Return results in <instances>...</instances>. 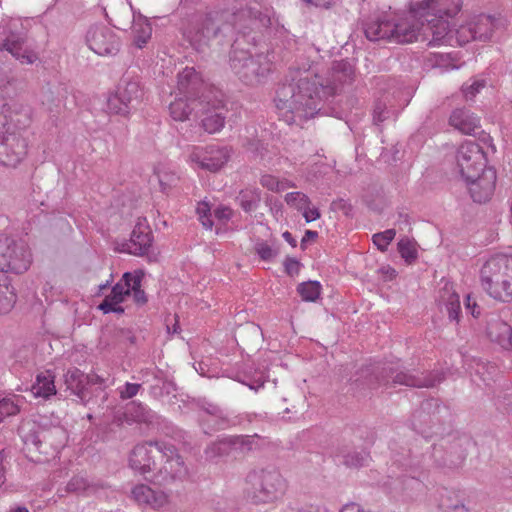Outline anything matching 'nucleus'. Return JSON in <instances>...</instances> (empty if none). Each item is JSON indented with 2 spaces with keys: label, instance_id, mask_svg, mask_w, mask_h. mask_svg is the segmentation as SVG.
<instances>
[{
  "label": "nucleus",
  "instance_id": "obj_1",
  "mask_svg": "<svg viewBox=\"0 0 512 512\" xmlns=\"http://www.w3.org/2000/svg\"><path fill=\"white\" fill-rule=\"evenodd\" d=\"M318 51L310 47L298 57L290 70V82L277 90L276 107L283 120L291 125H302L320 111L324 97L336 92V86L324 84L316 69Z\"/></svg>",
  "mask_w": 512,
  "mask_h": 512
},
{
  "label": "nucleus",
  "instance_id": "obj_2",
  "mask_svg": "<svg viewBox=\"0 0 512 512\" xmlns=\"http://www.w3.org/2000/svg\"><path fill=\"white\" fill-rule=\"evenodd\" d=\"M482 289L495 300L512 301V255L489 257L479 271Z\"/></svg>",
  "mask_w": 512,
  "mask_h": 512
},
{
  "label": "nucleus",
  "instance_id": "obj_3",
  "mask_svg": "<svg viewBox=\"0 0 512 512\" xmlns=\"http://www.w3.org/2000/svg\"><path fill=\"white\" fill-rule=\"evenodd\" d=\"M247 497L255 504H272L280 501L288 489V481L278 468H255L246 476Z\"/></svg>",
  "mask_w": 512,
  "mask_h": 512
},
{
  "label": "nucleus",
  "instance_id": "obj_4",
  "mask_svg": "<svg viewBox=\"0 0 512 512\" xmlns=\"http://www.w3.org/2000/svg\"><path fill=\"white\" fill-rule=\"evenodd\" d=\"M230 67L239 79L247 85L262 83L273 68L269 54L252 55L249 51L233 46L230 53Z\"/></svg>",
  "mask_w": 512,
  "mask_h": 512
},
{
  "label": "nucleus",
  "instance_id": "obj_5",
  "mask_svg": "<svg viewBox=\"0 0 512 512\" xmlns=\"http://www.w3.org/2000/svg\"><path fill=\"white\" fill-rule=\"evenodd\" d=\"M422 2H429V6L425 10L426 16L422 18L425 27L421 35L426 36L430 33L432 39L429 43L440 45L452 32L445 17H452L458 13L461 0H422Z\"/></svg>",
  "mask_w": 512,
  "mask_h": 512
},
{
  "label": "nucleus",
  "instance_id": "obj_6",
  "mask_svg": "<svg viewBox=\"0 0 512 512\" xmlns=\"http://www.w3.org/2000/svg\"><path fill=\"white\" fill-rule=\"evenodd\" d=\"M428 6L429 2L419 1L411 3L407 12L392 14V41L400 44L416 41L425 27L422 18Z\"/></svg>",
  "mask_w": 512,
  "mask_h": 512
},
{
  "label": "nucleus",
  "instance_id": "obj_7",
  "mask_svg": "<svg viewBox=\"0 0 512 512\" xmlns=\"http://www.w3.org/2000/svg\"><path fill=\"white\" fill-rule=\"evenodd\" d=\"M32 263L27 243L7 235H0V273L22 274Z\"/></svg>",
  "mask_w": 512,
  "mask_h": 512
},
{
  "label": "nucleus",
  "instance_id": "obj_8",
  "mask_svg": "<svg viewBox=\"0 0 512 512\" xmlns=\"http://www.w3.org/2000/svg\"><path fill=\"white\" fill-rule=\"evenodd\" d=\"M487 168L486 155L479 144L466 141L459 146L455 155V170L462 179H472Z\"/></svg>",
  "mask_w": 512,
  "mask_h": 512
},
{
  "label": "nucleus",
  "instance_id": "obj_9",
  "mask_svg": "<svg viewBox=\"0 0 512 512\" xmlns=\"http://www.w3.org/2000/svg\"><path fill=\"white\" fill-rule=\"evenodd\" d=\"M160 447L159 457L164 463L154 475V482L159 485H167L175 480L184 479L188 474V469L176 448L165 442Z\"/></svg>",
  "mask_w": 512,
  "mask_h": 512
},
{
  "label": "nucleus",
  "instance_id": "obj_10",
  "mask_svg": "<svg viewBox=\"0 0 512 512\" xmlns=\"http://www.w3.org/2000/svg\"><path fill=\"white\" fill-rule=\"evenodd\" d=\"M28 143L19 132L3 130L0 132V165L15 168L27 155Z\"/></svg>",
  "mask_w": 512,
  "mask_h": 512
},
{
  "label": "nucleus",
  "instance_id": "obj_11",
  "mask_svg": "<svg viewBox=\"0 0 512 512\" xmlns=\"http://www.w3.org/2000/svg\"><path fill=\"white\" fill-rule=\"evenodd\" d=\"M88 47L99 56H115L121 48L118 35L105 25H94L86 33Z\"/></svg>",
  "mask_w": 512,
  "mask_h": 512
},
{
  "label": "nucleus",
  "instance_id": "obj_12",
  "mask_svg": "<svg viewBox=\"0 0 512 512\" xmlns=\"http://www.w3.org/2000/svg\"><path fill=\"white\" fill-rule=\"evenodd\" d=\"M229 158L230 150L227 147L210 145L202 148L193 146L188 161L199 169L216 172L228 162Z\"/></svg>",
  "mask_w": 512,
  "mask_h": 512
},
{
  "label": "nucleus",
  "instance_id": "obj_13",
  "mask_svg": "<svg viewBox=\"0 0 512 512\" xmlns=\"http://www.w3.org/2000/svg\"><path fill=\"white\" fill-rule=\"evenodd\" d=\"M500 19L490 15H478L466 25L460 26L456 35L460 44L470 40L487 41L491 38L493 31L498 27Z\"/></svg>",
  "mask_w": 512,
  "mask_h": 512
},
{
  "label": "nucleus",
  "instance_id": "obj_14",
  "mask_svg": "<svg viewBox=\"0 0 512 512\" xmlns=\"http://www.w3.org/2000/svg\"><path fill=\"white\" fill-rule=\"evenodd\" d=\"M164 442H147L136 445L129 456V466L135 472L146 475L156 468V458L160 456L158 450Z\"/></svg>",
  "mask_w": 512,
  "mask_h": 512
},
{
  "label": "nucleus",
  "instance_id": "obj_15",
  "mask_svg": "<svg viewBox=\"0 0 512 512\" xmlns=\"http://www.w3.org/2000/svg\"><path fill=\"white\" fill-rule=\"evenodd\" d=\"M386 373H389V377L392 379L394 384L405 385L409 387H433L443 380L442 373L438 371L429 373H410L409 371L397 370L393 367L385 368Z\"/></svg>",
  "mask_w": 512,
  "mask_h": 512
},
{
  "label": "nucleus",
  "instance_id": "obj_16",
  "mask_svg": "<svg viewBox=\"0 0 512 512\" xmlns=\"http://www.w3.org/2000/svg\"><path fill=\"white\" fill-rule=\"evenodd\" d=\"M469 189L473 201L483 203L493 195L496 183V172L493 168L481 171L478 176L472 179H463Z\"/></svg>",
  "mask_w": 512,
  "mask_h": 512
},
{
  "label": "nucleus",
  "instance_id": "obj_17",
  "mask_svg": "<svg viewBox=\"0 0 512 512\" xmlns=\"http://www.w3.org/2000/svg\"><path fill=\"white\" fill-rule=\"evenodd\" d=\"M130 497L138 505L160 509L168 504L169 496L161 490H154L148 485L137 484L130 492Z\"/></svg>",
  "mask_w": 512,
  "mask_h": 512
},
{
  "label": "nucleus",
  "instance_id": "obj_18",
  "mask_svg": "<svg viewBox=\"0 0 512 512\" xmlns=\"http://www.w3.org/2000/svg\"><path fill=\"white\" fill-rule=\"evenodd\" d=\"M151 242V232L148 225L138 222L131 233L130 239L122 244L120 251L135 256H142L148 252Z\"/></svg>",
  "mask_w": 512,
  "mask_h": 512
},
{
  "label": "nucleus",
  "instance_id": "obj_19",
  "mask_svg": "<svg viewBox=\"0 0 512 512\" xmlns=\"http://www.w3.org/2000/svg\"><path fill=\"white\" fill-rule=\"evenodd\" d=\"M363 29L366 38L370 41H392V14H381L370 18L364 23Z\"/></svg>",
  "mask_w": 512,
  "mask_h": 512
},
{
  "label": "nucleus",
  "instance_id": "obj_20",
  "mask_svg": "<svg viewBox=\"0 0 512 512\" xmlns=\"http://www.w3.org/2000/svg\"><path fill=\"white\" fill-rule=\"evenodd\" d=\"M219 32L216 23L210 17L204 18L201 22L196 23L187 32V38L191 45L198 51H203L209 41Z\"/></svg>",
  "mask_w": 512,
  "mask_h": 512
},
{
  "label": "nucleus",
  "instance_id": "obj_21",
  "mask_svg": "<svg viewBox=\"0 0 512 512\" xmlns=\"http://www.w3.org/2000/svg\"><path fill=\"white\" fill-rule=\"evenodd\" d=\"M256 438H258L257 435H239L224 437L213 444V449L219 455L227 454L229 450H235L240 453H246L251 451L256 446Z\"/></svg>",
  "mask_w": 512,
  "mask_h": 512
},
{
  "label": "nucleus",
  "instance_id": "obj_22",
  "mask_svg": "<svg viewBox=\"0 0 512 512\" xmlns=\"http://www.w3.org/2000/svg\"><path fill=\"white\" fill-rule=\"evenodd\" d=\"M449 124L463 134H476L480 129V120L467 109L459 108L452 111Z\"/></svg>",
  "mask_w": 512,
  "mask_h": 512
},
{
  "label": "nucleus",
  "instance_id": "obj_23",
  "mask_svg": "<svg viewBox=\"0 0 512 512\" xmlns=\"http://www.w3.org/2000/svg\"><path fill=\"white\" fill-rule=\"evenodd\" d=\"M487 335L491 341L504 349H512V328L500 318H492L487 324Z\"/></svg>",
  "mask_w": 512,
  "mask_h": 512
},
{
  "label": "nucleus",
  "instance_id": "obj_24",
  "mask_svg": "<svg viewBox=\"0 0 512 512\" xmlns=\"http://www.w3.org/2000/svg\"><path fill=\"white\" fill-rule=\"evenodd\" d=\"M31 109L27 106L14 104L9 106L8 124L4 130L16 131L23 135V132L31 124Z\"/></svg>",
  "mask_w": 512,
  "mask_h": 512
},
{
  "label": "nucleus",
  "instance_id": "obj_25",
  "mask_svg": "<svg viewBox=\"0 0 512 512\" xmlns=\"http://www.w3.org/2000/svg\"><path fill=\"white\" fill-rule=\"evenodd\" d=\"M24 40L21 37L6 38L0 43V50L8 51L22 64H33L38 60V55L32 50L23 49Z\"/></svg>",
  "mask_w": 512,
  "mask_h": 512
},
{
  "label": "nucleus",
  "instance_id": "obj_26",
  "mask_svg": "<svg viewBox=\"0 0 512 512\" xmlns=\"http://www.w3.org/2000/svg\"><path fill=\"white\" fill-rule=\"evenodd\" d=\"M118 93L132 106L137 104L142 97V89L138 78L124 75L116 89Z\"/></svg>",
  "mask_w": 512,
  "mask_h": 512
},
{
  "label": "nucleus",
  "instance_id": "obj_27",
  "mask_svg": "<svg viewBox=\"0 0 512 512\" xmlns=\"http://www.w3.org/2000/svg\"><path fill=\"white\" fill-rule=\"evenodd\" d=\"M192 96H185V98H177L169 105L171 117L175 121H185L197 106L202 105V101L191 98Z\"/></svg>",
  "mask_w": 512,
  "mask_h": 512
},
{
  "label": "nucleus",
  "instance_id": "obj_28",
  "mask_svg": "<svg viewBox=\"0 0 512 512\" xmlns=\"http://www.w3.org/2000/svg\"><path fill=\"white\" fill-rule=\"evenodd\" d=\"M439 303L445 306L451 320L459 321L461 311L460 299L451 284L446 283L440 290Z\"/></svg>",
  "mask_w": 512,
  "mask_h": 512
},
{
  "label": "nucleus",
  "instance_id": "obj_29",
  "mask_svg": "<svg viewBox=\"0 0 512 512\" xmlns=\"http://www.w3.org/2000/svg\"><path fill=\"white\" fill-rule=\"evenodd\" d=\"M133 43L137 48L142 49L146 46L152 36V27L147 18L141 14H133L132 23Z\"/></svg>",
  "mask_w": 512,
  "mask_h": 512
},
{
  "label": "nucleus",
  "instance_id": "obj_30",
  "mask_svg": "<svg viewBox=\"0 0 512 512\" xmlns=\"http://www.w3.org/2000/svg\"><path fill=\"white\" fill-rule=\"evenodd\" d=\"M201 85L198 73L193 67H186L178 74V90L184 96H195Z\"/></svg>",
  "mask_w": 512,
  "mask_h": 512
},
{
  "label": "nucleus",
  "instance_id": "obj_31",
  "mask_svg": "<svg viewBox=\"0 0 512 512\" xmlns=\"http://www.w3.org/2000/svg\"><path fill=\"white\" fill-rule=\"evenodd\" d=\"M17 300L16 290L11 284L10 278L0 273V315L12 310Z\"/></svg>",
  "mask_w": 512,
  "mask_h": 512
},
{
  "label": "nucleus",
  "instance_id": "obj_32",
  "mask_svg": "<svg viewBox=\"0 0 512 512\" xmlns=\"http://www.w3.org/2000/svg\"><path fill=\"white\" fill-rule=\"evenodd\" d=\"M88 385V377L79 369L69 370L66 375V390H71L72 394L76 395L83 401L86 397V386Z\"/></svg>",
  "mask_w": 512,
  "mask_h": 512
},
{
  "label": "nucleus",
  "instance_id": "obj_33",
  "mask_svg": "<svg viewBox=\"0 0 512 512\" xmlns=\"http://www.w3.org/2000/svg\"><path fill=\"white\" fill-rule=\"evenodd\" d=\"M142 278V271L126 272L122 279L113 286L112 291L125 299L126 296L131 294V288L137 287L142 282Z\"/></svg>",
  "mask_w": 512,
  "mask_h": 512
},
{
  "label": "nucleus",
  "instance_id": "obj_34",
  "mask_svg": "<svg viewBox=\"0 0 512 512\" xmlns=\"http://www.w3.org/2000/svg\"><path fill=\"white\" fill-rule=\"evenodd\" d=\"M260 201L261 191L256 187L242 189L237 196V202L245 212L256 210Z\"/></svg>",
  "mask_w": 512,
  "mask_h": 512
},
{
  "label": "nucleus",
  "instance_id": "obj_35",
  "mask_svg": "<svg viewBox=\"0 0 512 512\" xmlns=\"http://www.w3.org/2000/svg\"><path fill=\"white\" fill-rule=\"evenodd\" d=\"M31 392L35 397L49 398L56 394L54 379L51 375L39 374L36 382L31 387Z\"/></svg>",
  "mask_w": 512,
  "mask_h": 512
},
{
  "label": "nucleus",
  "instance_id": "obj_36",
  "mask_svg": "<svg viewBox=\"0 0 512 512\" xmlns=\"http://www.w3.org/2000/svg\"><path fill=\"white\" fill-rule=\"evenodd\" d=\"M201 408L206 414L215 418V425L219 429L237 424L235 419H230L228 413L213 403L204 402Z\"/></svg>",
  "mask_w": 512,
  "mask_h": 512
},
{
  "label": "nucleus",
  "instance_id": "obj_37",
  "mask_svg": "<svg viewBox=\"0 0 512 512\" xmlns=\"http://www.w3.org/2000/svg\"><path fill=\"white\" fill-rule=\"evenodd\" d=\"M432 408L439 409L440 406L434 400H428L422 403L421 408L413 414V425L415 428H421L422 424L429 425L433 422L435 415L430 414Z\"/></svg>",
  "mask_w": 512,
  "mask_h": 512
},
{
  "label": "nucleus",
  "instance_id": "obj_38",
  "mask_svg": "<svg viewBox=\"0 0 512 512\" xmlns=\"http://www.w3.org/2000/svg\"><path fill=\"white\" fill-rule=\"evenodd\" d=\"M260 184L269 191L279 193L289 188H295L296 184L288 179H279L274 175L264 174L260 178Z\"/></svg>",
  "mask_w": 512,
  "mask_h": 512
},
{
  "label": "nucleus",
  "instance_id": "obj_39",
  "mask_svg": "<svg viewBox=\"0 0 512 512\" xmlns=\"http://www.w3.org/2000/svg\"><path fill=\"white\" fill-rule=\"evenodd\" d=\"M22 404L23 397L17 395L0 399V422L6 417L18 414Z\"/></svg>",
  "mask_w": 512,
  "mask_h": 512
},
{
  "label": "nucleus",
  "instance_id": "obj_40",
  "mask_svg": "<svg viewBox=\"0 0 512 512\" xmlns=\"http://www.w3.org/2000/svg\"><path fill=\"white\" fill-rule=\"evenodd\" d=\"M131 109L132 106L117 91L108 96L107 111L109 113L127 116Z\"/></svg>",
  "mask_w": 512,
  "mask_h": 512
},
{
  "label": "nucleus",
  "instance_id": "obj_41",
  "mask_svg": "<svg viewBox=\"0 0 512 512\" xmlns=\"http://www.w3.org/2000/svg\"><path fill=\"white\" fill-rule=\"evenodd\" d=\"M158 182L163 193H168L169 190L178 182V176L175 172L171 171L164 165H159L155 168Z\"/></svg>",
  "mask_w": 512,
  "mask_h": 512
},
{
  "label": "nucleus",
  "instance_id": "obj_42",
  "mask_svg": "<svg viewBox=\"0 0 512 512\" xmlns=\"http://www.w3.org/2000/svg\"><path fill=\"white\" fill-rule=\"evenodd\" d=\"M321 284L318 281H307L298 285L297 291L302 300L315 302L321 294Z\"/></svg>",
  "mask_w": 512,
  "mask_h": 512
},
{
  "label": "nucleus",
  "instance_id": "obj_43",
  "mask_svg": "<svg viewBox=\"0 0 512 512\" xmlns=\"http://www.w3.org/2000/svg\"><path fill=\"white\" fill-rule=\"evenodd\" d=\"M398 251L406 263H413L418 257L416 242L409 238H402L398 242Z\"/></svg>",
  "mask_w": 512,
  "mask_h": 512
},
{
  "label": "nucleus",
  "instance_id": "obj_44",
  "mask_svg": "<svg viewBox=\"0 0 512 512\" xmlns=\"http://www.w3.org/2000/svg\"><path fill=\"white\" fill-rule=\"evenodd\" d=\"M124 299L121 296L116 295L111 290V293L105 297V299L102 301V303L98 306V308L103 311V313H123L124 309L120 305Z\"/></svg>",
  "mask_w": 512,
  "mask_h": 512
},
{
  "label": "nucleus",
  "instance_id": "obj_45",
  "mask_svg": "<svg viewBox=\"0 0 512 512\" xmlns=\"http://www.w3.org/2000/svg\"><path fill=\"white\" fill-rule=\"evenodd\" d=\"M225 124V116L221 112H214L202 119L204 130L210 134L220 131Z\"/></svg>",
  "mask_w": 512,
  "mask_h": 512
},
{
  "label": "nucleus",
  "instance_id": "obj_46",
  "mask_svg": "<svg viewBox=\"0 0 512 512\" xmlns=\"http://www.w3.org/2000/svg\"><path fill=\"white\" fill-rule=\"evenodd\" d=\"M343 464L347 467L358 468L367 465L369 454L365 451H351L343 454Z\"/></svg>",
  "mask_w": 512,
  "mask_h": 512
},
{
  "label": "nucleus",
  "instance_id": "obj_47",
  "mask_svg": "<svg viewBox=\"0 0 512 512\" xmlns=\"http://www.w3.org/2000/svg\"><path fill=\"white\" fill-rule=\"evenodd\" d=\"M284 200L287 205L300 212L305 209L306 206H310L311 204L309 197L299 191L287 193Z\"/></svg>",
  "mask_w": 512,
  "mask_h": 512
},
{
  "label": "nucleus",
  "instance_id": "obj_48",
  "mask_svg": "<svg viewBox=\"0 0 512 512\" xmlns=\"http://www.w3.org/2000/svg\"><path fill=\"white\" fill-rule=\"evenodd\" d=\"M127 415L136 422H143L148 419L147 409L142 404L135 401L128 404Z\"/></svg>",
  "mask_w": 512,
  "mask_h": 512
},
{
  "label": "nucleus",
  "instance_id": "obj_49",
  "mask_svg": "<svg viewBox=\"0 0 512 512\" xmlns=\"http://www.w3.org/2000/svg\"><path fill=\"white\" fill-rule=\"evenodd\" d=\"M196 213L199 221L204 228L211 230L213 227L212 214L210 212V206L207 202H200L197 205Z\"/></svg>",
  "mask_w": 512,
  "mask_h": 512
},
{
  "label": "nucleus",
  "instance_id": "obj_50",
  "mask_svg": "<svg viewBox=\"0 0 512 512\" xmlns=\"http://www.w3.org/2000/svg\"><path fill=\"white\" fill-rule=\"evenodd\" d=\"M396 235L394 229H388L384 232L376 233L373 235V243L380 249L381 251H385L388 245L392 242Z\"/></svg>",
  "mask_w": 512,
  "mask_h": 512
},
{
  "label": "nucleus",
  "instance_id": "obj_51",
  "mask_svg": "<svg viewBox=\"0 0 512 512\" xmlns=\"http://www.w3.org/2000/svg\"><path fill=\"white\" fill-rule=\"evenodd\" d=\"M255 252L264 261H272L278 255L277 249L264 241L255 244Z\"/></svg>",
  "mask_w": 512,
  "mask_h": 512
},
{
  "label": "nucleus",
  "instance_id": "obj_52",
  "mask_svg": "<svg viewBox=\"0 0 512 512\" xmlns=\"http://www.w3.org/2000/svg\"><path fill=\"white\" fill-rule=\"evenodd\" d=\"M486 85V82L482 79H474L472 83H465L462 85V92L467 100H472L481 89Z\"/></svg>",
  "mask_w": 512,
  "mask_h": 512
},
{
  "label": "nucleus",
  "instance_id": "obj_53",
  "mask_svg": "<svg viewBox=\"0 0 512 512\" xmlns=\"http://www.w3.org/2000/svg\"><path fill=\"white\" fill-rule=\"evenodd\" d=\"M142 385L138 383L126 382L123 386L118 387V393L122 400L131 399L136 396Z\"/></svg>",
  "mask_w": 512,
  "mask_h": 512
},
{
  "label": "nucleus",
  "instance_id": "obj_54",
  "mask_svg": "<svg viewBox=\"0 0 512 512\" xmlns=\"http://www.w3.org/2000/svg\"><path fill=\"white\" fill-rule=\"evenodd\" d=\"M392 114L391 110H389L384 102H377L374 106L373 110V121L376 124H379L390 117Z\"/></svg>",
  "mask_w": 512,
  "mask_h": 512
},
{
  "label": "nucleus",
  "instance_id": "obj_55",
  "mask_svg": "<svg viewBox=\"0 0 512 512\" xmlns=\"http://www.w3.org/2000/svg\"><path fill=\"white\" fill-rule=\"evenodd\" d=\"M88 481L82 476L73 477L69 483L66 485V490L68 491H85L88 488Z\"/></svg>",
  "mask_w": 512,
  "mask_h": 512
},
{
  "label": "nucleus",
  "instance_id": "obj_56",
  "mask_svg": "<svg viewBox=\"0 0 512 512\" xmlns=\"http://www.w3.org/2000/svg\"><path fill=\"white\" fill-rule=\"evenodd\" d=\"M214 216L219 221L225 223L233 216V210L228 206H219L214 210Z\"/></svg>",
  "mask_w": 512,
  "mask_h": 512
},
{
  "label": "nucleus",
  "instance_id": "obj_57",
  "mask_svg": "<svg viewBox=\"0 0 512 512\" xmlns=\"http://www.w3.org/2000/svg\"><path fill=\"white\" fill-rule=\"evenodd\" d=\"M9 105L6 100L0 96V132L4 130L8 124Z\"/></svg>",
  "mask_w": 512,
  "mask_h": 512
},
{
  "label": "nucleus",
  "instance_id": "obj_58",
  "mask_svg": "<svg viewBox=\"0 0 512 512\" xmlns=\"http://www.w3.org/2000/svg\"><path fill=\"white\" fill-rule=\"evenodd\" d=\"M43 294L45 295L46 301H57L61 300V292L55 291L53 285L50 282H46L43 287Z\"/></svg>",
  "mask_w": 512,
  "mask_h": 512
},
{
  "label": "nucleus",
  "instance_id": "obj_59",
  "mask_svg": "<svg viewBox=\"0 0 512 512\" xmlns=\"http://www.w3.org/2000/svg\"><path fill=\"white\" fill-rule=\"evenodd\" d=\"M131 293L133 295V300L137 305H144L147 302L146 294L141 289V282L137 287L131 288Z\"/></svg>",
  "mask_w": 512,
  "mask_h": 512
},
{
  "label": "nucleus",
  "instance_id": "obj_60",
  "mask_svg": "<svg viewBox=\"0 0 512 512\" xmlns=\"http://www.w3.org/2000/svg\"><path fill=\"white\" fill-rule=\"evenodd\" d=\"M284 266H285V271L289 275L297 274L300 269L299 261L296 260L295 258H290V257L286 258V260L284 262Z\"/></svg>",
  "mask_w": 512,
  "mask_h": 512
},
{
  "label": "nucleus",
  "instance_id": "obj_61",
  "mask_svg": "<svg viewBox=\"0 0 512 512\" xmlns=\"http://www.w3.org/2000/svg\"><path fill=\"white\" fill-rule=\"evenodd\" d=\"M301 212L307 223L315 221L321 216L319 210L315 207L310 208V206H306Z\"/></svg>",
  "mask_w": 512,
  "mask_h": 512
},
{
  "label": "nucleus",
  "instance_id": "obj_62",
  "mask_svg": "<svg viewBox=\"0 0 512 512\" xmlns=\"http://www.w3.org/2000/svg\"><path fill=\"white\" fill-rule=\"evenodd\" d=\"M465 308L474 317H478L480 314V310H479V307H478L476 301L470 295H467V297H466Z\"/></svg>",
  "mask_w": 512,
  "mask_h": 512
},
{
  "label": "nucleus",
  "instance_id": "obj_63",
  "mask_svg": "<svg viewBox=\"0 0 512 512\" xmlns=\"http://www.w3.org/2000/svg\"><path fill=\"white\" fill-rule=\"evenodd\" d=\"M283 238L293 247L296 246L297 242L296 240L293 238L292 234L288 231L284 232L283 233Z\"/></svg>",
  "mask_w": 512,
  "mask_h": 512
},
{
  "label": "nucleus",
  "instance_id": "obj_64",
  "mask_svg": "<svg viewBox=\"0 0 512 512\" xmlns=\"http://www.w3.org/2000/svg\"><path fill=\"white\" fill-rule=\"evenodd\" d=\"M298 512H321L319 508L312 505H305L301 507Z\"/></svg>",
  "mask_w": 512,
  "mask_h": 512
}]
</instances>
